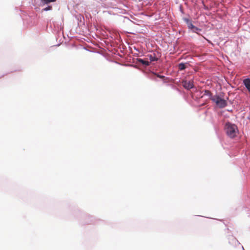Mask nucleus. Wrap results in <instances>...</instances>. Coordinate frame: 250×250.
<instances>
[{"label":"nucleus","mask_w":250,"mask_h":250,"mask_svg":"<svg viewBox=\"0 0 250 250\" xmlns=\"http://www.w3.org/2000/svg\"><path fill=\"white\" fill-rule=\"evenodd\" d=\"M211 99L219 108H224L227 105L226 100L222 98L218 95L214 96Z\"/></svg>","instance_id":"nucleus-2"},{"label":"nucleus","mask_w":250,"mask_h":250,"mask_svg":"<svg viewBox=\"0 0 250 250\" xmlns=\"http://www.w3.org/2000/svg\"><path fill=\"white\" fill-rule=\"evenodd\" d=\"M244 84L250 93V79H246L243 81Z\"/></svg>","instance_id":"nucleus-4"},{"label":"nucleus","mask_w":250,"mask_h":250,"mask_svg":"<svg viewBox=\"0 0 250 250\" xmlns=\"http://www.w3.org/2000/svg\"><path fill=\"white\" fill-rule=\"evenodd\" d=\"M158 77H159V78H164V76H160V75H158Z\"/></svg>","instance_id":"nucleus-13"},{"label":"nucleus","mask_w":250,"mask_h":250,"mask_svg":"<svg viewBox=\"0 0 250 250\" xmlns=\"http://www.w3.org/2000/svg\"><path fill=\"white\" fill-rule=\"evenodd\" d=\"M182 85L185 88L188 90H189L193 88L194 86L193 81L192 80H190L189 81H188L187 80L183 81Z\"/></svg>","instance_id":"nucleus-3"},{"label":"nucleus","mask_w":250,"mask_h":250,"mask_svg":"<svg viewBox=\"0 0 250 250\" xmlns=\"http://www.w3.org/2000/svg\"><path fill=\"white\" fill-rule=\"evenodd\" d=\"M205 95H208V96H211V93L210 91L208 90H206L205 91Z\"/></svg>","instance_id":"nucleus-9"},{"label":"nucleus","mask_w":250,"mask_h":250,"mask_svg":"<svg viewBox=\"0 0 250 250\" xmlns=\"http://www.w3.org/2000/svg\"><path fill=\"white\" fill-rule=\"evenodd\" d=\"M137 61L138 62L146 66H148L150 64V62L148 61H145L142 59H138Z\"/></svg>","instance_id":"nucleus-5"},{"label":"nucleus","mask_w":250,"mask_h":250,"mask_svg":"<svg viewBox=\"0 0 250 250\" xmlns=\"http://www.w3.org/2000/svg\"><path fill=\"white\" fill-rule=\"evenodd\" d=\"M52 6H47V7H46V8H44V9H43V11H48V10H51V9H52Z\"/></svg>","instance_id":"nucleus-11"},{"label":"nucleus","mask_w":250,"mask_h":250,"mask_svg":"<svg viewBox=\"0 0 250 250\" xmlns=\"http://www.w3.org/2000/svg\"><path fill=\"white\" fill-rule=\"evenodd\" d=\"M192 30H193V32H196L198 30H200V29L198 28L197 27H195V28H193V29H192Z\"/></svg>","instance_id":"nucleus-12"},{"label":"nucleus","mask_w":250,"mask_h":250,"mask_svg":"<svg viewBox=\"0 0 250 250\" xmlns=\"http://www.w3.org/2000/svg\"><path fill=\"white\" fill-rule=\"evenodd\" d=\"M147 57L149 58V59L150 60V62H154V61H156L157 60V58L155 57L154 54L148 55H147Z\"/></svg>","instance_id":"nucleus-6"},{"label":"nucleus","mask_w":250,"mask_h":250,"mask_svg":"<svg viewBox=\"0 0 250 250\" xmlns=\"http://www.w3.org/2000/svg\"><path fill=\"white\" fill-rule=\"evenodd\" d=\"M225 130L227 136L230 138H233L236 137L238 132L237 126L230 123L226 124Z\"/></svg>","instance_id":"nucleus-1"},{"label":"nucleus","mask_w":250,"mask_h":250,"mask_svg":"<svg viewBox=\"0 0 250 250\" xmlns=\"http://www.w3.org/2000/svg\"><path fill=\"white\" fill-rule=\"evenodd\" d=\"M56 0H41V1L43 4H47L51 2H55Z\"/></svg>","instance_id":"nucleus-8"},{"label":"nucleus","mask_w":250,"mask_h":250,"mask_svg":"<svg viewBox=\"0 0 250 250\" xmlns=\"http://www.w3.org/2000/svg\"><path fill=\"white\" fill-rule=\"evenodd\" d=\"M178 68L180 70H183L186 68V65L183 63H180L178 65Z\"/></svg>","instance_id":"nucleus-7"},{"label":"nucleus","mask_w":250,"mask_h":250,"mask_svg":"<svg viewBox=\"0 0 250 250\" xmlns=\"http://www.w3.org/2000/svg\"><path fill=\"white\" fill-rule=\"evenodd\" d=\"M188 27L189 28L192 29L193 28H195V26H194L191 22L188 23Z\"/></svg>","instance_id":"nucleus-10"}]
</instances>
